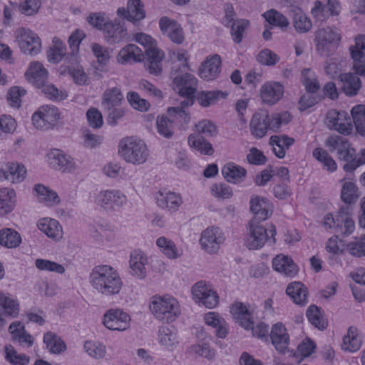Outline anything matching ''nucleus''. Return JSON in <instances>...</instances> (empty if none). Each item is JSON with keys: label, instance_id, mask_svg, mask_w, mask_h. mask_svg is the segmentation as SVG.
<instances>
[{"label": "nucleus", "instance_id": "60", "mask_svg": "<svg viewBox=\"0 0 365 365\" xmlns=\"http://www.w3.org/2000/svg\"><path fill=\"white\" fill-rule=\"evenodd\" d=\"M188 351L191 354H195L208 360L212 359L215 356V349L207 342L193 344L189 347Z\"/></svg>", "mask_w": 365, "mask_h": 365}, {"label": "nucleus", "instance_id": "64", "mask_svg": "<svg viewBox=\"0 0 365 365\" xmlns=\"http://www.w3.org/2000/svg\"><path fill=\"white\" fill-rule=\"evenodd\" d=\"M26 94V91L20 86L10 88L7 93V101L13 108H19L21 105V97Z\"/></svg>", "mask_w": 365, "mask_h": 365}, {"label": "nucleus", "instance_id": "2", "mask_svg": "<svg viewBox=\"0 0 365 365\" xmlns=\"http://www.w3.org/2000/svg\"><path fill=\"white\" fill-rule=\"evenodd\" d=\"M353 205H342L335 216L327 214L324 218L326 228H330L337 236L350 235L355 229V223L352 219Z\"/></svg>", "mask_w": 365, "mask_h": 365}, {"label": "nucleus", "instance_id": "28", "mask_svg": "<svg viewBox=\"0 0 365 365\" xmlns=\"http://www.w3.org/2000/svg\"><path fill=\"white\" fill-rule=\"evenodd\" d=\"M270 338L272 344L278 351L282 353L286 351L289 345V337L287 329L282 323H277L272 327Z\"/></svg>", "mask_w": 365, "mask_h": 365}, {"label": "nucleus", "instance_id": "52", "mask_svg": "<svg viewBox=\"0 0 365 365\" xmlns=\"http://www.w3.org/2000/svg\"><path fill=\"white\" fill-rule=\"evenodd\" d=\"M338 158L340 160L346 162L343 166V169L345 172L351 173L355 170L357 168L363 165L362 161L357 160V154L356 150L352 147L346 151L344 152L341 155H339Z\"/></svg>", "mask_w": 365, "mask_h": 365}, {"label": "nucleus", "instance_id": "58", "mask_svg": "<svg viewBox=\"0 0 365 365\" xmlns=\"http://www.w3.org/2000/svg\"><path fill=\"white\" fill-rule=\"evenodd\" d=\"M91 47L98 63L101 66H106L110 59L113 50L97 43H92Z\"/></svg>", "mask_w": 365, "mask_h": 365}, {"label": "nucleus", "instance_id": "34", "mask_svg": "<svg viewBox=\"0 0 365 365\" xmlns=\"http://www.w3.org/2000/svg\"><path fill=\"white\" fill-rule=\"evenodd\" d=\"M143 55L141 50L135 44H128L120 50L118 62L124 64L128 62H140Z\"/></svg>", "mask_w": 365, "mask_h": 365}, {"label": "nucleus", "instance_id": "35", "mask_svg": "<svg viewBox=\"0 0 365 365\" xmlns=\"http://www.w3.org/2000/svg\"><path fill=\"white\" fill-rule=\"evenodd\" d=\"M227 93L221 91H202L197 93L196 101L202 107L207 108L217 103L220 99L226 98Z\"/></svg>", "mask_w": 365, "mask_h": 365}, {"label": "nucleus", "instance_id": "42", "mask_svg": "<svg viewBox=\"0 0 365 365\" xmlns=\"http://www.w3.org/2000/svg\"><path fill=\"white\" fill-rule=\"evenodd\" d=\"M361 346V339L358 334V329L355 327H350L348 329L347 334L343 338L341 348L343 350L349 352L358 351Z\"/></svg>", "mask_w": 365, "mask_h": 365}, {"label": "nucleus", "instance_id": "20", "mask_svg": "<svg viewBox=\"0 0 365 365\" xmlns=\"http://www.w3.org/2000/svg\"><path fill=\"white\" fill-rule=\"evenodd\" d=\"M145 53L146 69L153 75H160L163 70L162 61L165 56L164 52L155 46H151L147 48Z\"/></svg>", "mask_w": 365, "mask_h": 365}, {"label": "nucleus", "instance_id": "3", "mask_svg": "<svg viewBox=\"0 0 365 365\" xmlns=\"http://www.w3.org/2000/svg\"><path fill=\"white\" fill-rule=\"evenodd\" d=\"M118 153L125 161L133 165L143 164L149 155L145 143L134 137H126L119 142Z\"/></svg>", "mask_w": 365, "mask_h": 365}, {"label": "nucleus", "instance_id": "37", "mask_svg": "<svg viewBox=\"0 0 365 365\" xmlns=\"http://www.w3.org/2000/svg\"><path fill=\"white\" fill-rule=\"evenodd\" d=\"M38 229L48 237L59 239L62 237V227L59 222L54 219L43 218L38 222Z\"/></svg>", "mask_w": 365, "mask_h": 365}, {"label": "nucleus", "instance_id": "10", "mask_svg": "<svg viewBox=\"0 0 365 365\" xmlns=\"http://www.w3.org/2000/svg\"><path fill=\"white\" fill-rule=\"evenodd\" d=\"M130 317L120 309H110L106 312L103 323L104 326L113 331H125L130 327Z\"/></svg>", "mask_w": 365, "mask_h": 365}, {"label": "nucleus", "instance_id": "21", "mask_svg": "<svg viewBox=\"0 0 365 365\" xmlns=\"http://www.w3.org/2000/svg\"><path fill=\"white\" fill-rule=\"evenodd\" d=\"M98 202L105 210H114L125 203L126 197L118 190H106L100 193Z\"/></svg>", "mask_w": 365, "mask_h": 365}, {"label": "nucleus", "instance_id": "16", "mask_svg": "<svg viewBox=\"0 0 365 365\" xmlns=\"http://www.w3.org/2000/svg\"><path fill=\"white\" fill-rule=\"evenodd\" d=\"M117 14L135 25L145 18L144 4L141 0H128L127 7L119 8Z\"/></svg>", "mask_w": 365, "mask_h": 365}, {"label": "nucleus", "instance_id": "11", "mask_svg": "<svg viewBox=\"0 0 365 365\" xmlns=\"http://www.w3.org/2000/svg\"><path fill=\"white\" fill-rule=\"evenodd\" d=\"M193 298L205 307L212 309L219 302L217 293L206 284L205 281L196 282L192 287Z\"/></svg>", "mask_w": 365, "mask_h": 365}, {"label": "nucleus", "instance_id": "61", "mask_svg": "<svg viewBox=\"0 0 365 365\" xmlns=\"http://www.w3.org/2000/svg\"><path fill=\"white\" fill-rule=\"evenodd\" d=\"M291 120V115L288 112L269 115V128L274 132H277L282 125L287 124Z\"/></svg>", "mask_w": 365, "mask_h": 365}, {"label": "nucleus", "instance_id": "27", "mask_svg": "<svg viewBox=\"0 0 365 365\" xmlns=\"http://www.w3.org/2000/svg\"><path fill=\"white\" fill-rule=\"evenodd\" d=\"M26 80L38 88H41L48 78V72L38 62L31 63L25 73Z\"/></svg>", "mask_w": 365, "mask_h": 365}, {"label": "nucleus", "instance_id": "5", "mask_svg": "<svg viewBox=\"0 0 365 365\" xmlns=\"http://www.w3.org/2000/svg\"><path fill=\"white\" fill-rule=\"evenodd\" d=\"M341 39V34L336 29L329 26L319 29L315 33L316 50L322 56H330L338 49Z\"/></svg>", "mask_w": 365, "mask_h": 365}, {"label": "nucleus", "instance_id": "51", "mask_svg": "<svg viewBox=\"0 0 365 365\" xmlns=\"http://www.w3.org/2000/svg\"><path fill=\"white\" fill-rule=\"evenodd\" d=\"M43 342L46 348L53 354H59L66 349L64 341L56 334L48 331L43 335Z\"/></svg>", "mask_w": 365, "mask_h": 365}, {"label": "nucleus", "instance_id": "14", "mask_svg": "<svg viewBox=\"0 0 365 365\" xmlns=\"http://www.w3.org/2000/svg\"><path fill=\"white\" fill-rule=\"evenodd\" d=\"M47 158L50 166L56 170L70 172L76 168L73 158L60 149H51Z\"/></svg>", "mask_w": 365, "mask_h": 365}, {"label": "nucleus", "instance_id": "48", "mask_svg": "<svg viewBox=\"0 0 365 365\" xmlns=\"http://www.w3.org/2000/svg\"><path fill=\"white\" fill-rule=\"evenodd\" d=\"M9 332L13 335L14 340L19 344L26 343L29 346L33 344V339L30 334L26 331L24 326L20 322H12L9 327Z\"/></svg>", "mask_w": 365, "mask_h": 365}, {"label": "nucleus", "instance_id": "29", "mask_svg": "<svg viewBox=\"0 0 365 365\" xmlns=\"http://www.w3.org/2000/svg\"><path fill=\"white\" fill-rule=\"evenodd\" d=\"M273 269L287 277L294 276L297 272V266L291 257L283 255H277L272 260Z\"/></svg>", "mask_w": 365, "mask_h": 365}, {"label": "nucleus", "instance_id": "26", "mask_svg": "<svg viewBox=\"0 0 365 365\" xmlns=\"http://www.w3.org/2000/svg\"><path fill=\"white\" fill-rule=\"evenodd\" d=\"M148 262V257L143 252L140 250L132 252L129 261L131 274L138 279H144L147 275Z\"/></svg>", "mask_w": 365, "mask_h": 365}, {"label": "nucleus", "instance_id": "50", "mask_svg": "<svg viewBox=\"0 0 365 365\" xmlns=\"http://www.w3.org/2000/svg\"><path fill=\"white\" fill-rule=\"evenodd\" d=\"M359 196L360 193L358 187L353 182H344L341 191V198L345 203L344 205H352Z\"/></svg>", "mask_w": 365, "mask_h": 365}, {"label": "nucleus", "instance_id": "12", "mask_svg": "<svg viewBox=\"0 0 365 365\" xmlns=\"http://www.w3.org/2000/svg\"><path fill=\"white\" fill-rule=\"evenodd\" d=\"M224 240L220 230L218 227H211L202 232L200 243L202 248L207 252L214 254L219 250Z\"/></svg>", "mask_w": 365, "mask_h": 365}, {"label": "nucleus", "instance_id": "4", "mask_svg": "<svg viewBox=\"0 0 365 365\" xmlns=\"http://www.w3.org/2000/svg\"><path fill=\"white\" fill-rule=\"evenodd\" d=\"M150 309L158 319L166 323L174 322L180 314L178 300L170 296H154Z\"/></svg>", "mask_w": 365, "mask_h": 365}, {"label": "nucleus", "instance_id": "46", "mask_svg": "<svg viewBox=\"0 0 365 365\" xmlns=\"http://www.w3.org/2000/svg\"><path fill=\"white\" fill-rule=\"evenodd\" d=\"M324 144L325 146L329 148V151L333 152L337 150L338 156L341 155L344 152L351 148V145L347 139L338 135L329 136L326 139Z\"/></svg>", "mask_w": 365, "mask_h": 365}, {"label": "nucleus", "instance_id": "24", "mask_svg": "<svg viewBox=\"0 0 365 365\" xmlns=\"http://www.w3.org/2000/svg\"><path fill=\"white\" fill-rule=\"evenodd\" d=\"M155 200L159 207L170 212L178 211L183 202L180 195L174 192L160 191L157 193Z\"/></svg>", "mask_w": 365, "mask_h": 365}, {"label": "nucleus", "instance_id": "36", "mask_svg": "<svg viewBox=\"0 0 365 365\" xmlns=\"http://www.w3.org/2000/svg\"><path fill=\"white\" fill-rule=\"evenodd\" d=\"M342 83V90L348 96H356L361 88L360 78L352 73H342L339 75Z\"/></svg>", "mask_w": 365, "mask_h": 365}, {"label": "nucleus", "instance_id": "57", "mask_svg": "<svg viewBox=\"0 0 365 365\" xmlns=\"http://www.w3.org/2000/svg\"><path fill=\"white\" fill-rule=\"evenodd\" d=\"M5 359L13 365H27L30 358L24 354H19L11 345L4 347Z\"/></svg>", "mask_w": 365, "mask_h": 365}, {"label": "nucleus", "instance_id": "25", "mask_svg": "<svg viewBox=\"0 0 365 365\" xmlns=\"http://www.w3.org/2000/svg\"><path fill=\"white\" fill-rule=\"evenodd\" d=\"M284 93L283 86L277 82L264 83L260 89V97L263 103L274 105L278 102Z\"/></svg>", "mask_w": 365, "mask_h": 365}, {"label": "nucleus", "instance_id": "56", "mask_svg": "<svg viewBox=\"0 0 365 365\" xmlns=\"http://www.w3.org/2000/svg\"><path fill=\"white\" fill-rule=\"evenodd\" d=\"M156 245L160 248L163 253L169 259H177L181 255L175 243L165 237H159L156 241Z\"/></svg>", "mask_w": 365, "mask_h": 365}, {"label": "nucleus", "instance_id": "22", "mask_svg": "<svg viewBox=\"0 0 365 365\" xmlns=\"http://www.w3.org/2000/svg\"><path fill=\"white\" fill-rule=\"evenodd\" d=\"M250 210L253 217L250 222L260 223L266 220L272 214L270 204L267 199L255 197L250 199Z\"/></svg>", "mask_w": 365, "mask_h": 365}, {"label": "nucleus", "instance_id": "47", "mask_svg": "<svg viewBox=\"0 0 365 365\" xmlns=\"http://www.w3.org/2000/svg\"><path fill=\"white\" fill-rule=\"evenodd\" d=\"M21 243L19 233L11 228H4L0 230V245L6 248H16Z\"/></svg>", "mask_w": 365, "mask_h": 365}, {"label": "nucleus", "instance_id": "33", "mask_svg": "<svg viewBox=\"0 0 365 365\" xmlns=\"http://www.w3.org/2000/svg\"><path fill=\"white\" fill-rule=\"evenodd\" d=\"M294 139L287 135H272L269 138V144L273 147V152L278 158L285 156L286 150L293 145Z\"/></svg>", "mask_w": 365, "mask_h": 365}, {"label": "nucleus", "instance_id": "45", "mask_svg": "<svg viewBox=\"0 0 365 365\" xmlns=\"http://www.w3.org/2000/svg\"><path fill=\"white\" fill-rule=\"evenodd\" d=\"M158 341L166 349H173L178 344L176 331L168 327H160L158 330Z\"/></svg>", "mask_w": 365, "mask_h": 365}, {"label": "nucleus", "instance_id": "38", "mask_svg": "<svg viewBox=\"0 0 365 365\" xmlns=\"http://www.w3.org/2000/svg\"><path fill=\"white\" fill-rule=\"evenodd\" d=\"M187 140L190 148L200 152L202 155H212L215 152L212 144L201 135L190 134Z\"/></svg>", "mask_w": 365, "mask_h": 365}, {"label": "nucleus", "instance_id": "49", "mask_svg": "<svg viewBox=\"0 0 365 365\" xmlns=\"http://www.w3.org/2000/svg\"><path fill=\"white\" fill-rule=\"evenodd\" d=\"M312 155L322 165L324 169L329 172L336 170L337 165L335 160L326 150L322 148H316L312 152Z\"/></svg>", "mask_w": 365, "mask_h": 365}, {"label": "nucleus", "instance_id": "9", "mask_svg": "<svg viewBox=\"0 0 365 365\" xmlns=\"http://www.w3.org/2000/svg\"><path fill=\"white\" fill-rule=\"evenodd\" d=\"M16 41L21 51L27 55L35 56L41 51V43L36 34L24 28L18 31Z\"/></svg>", "mask_w": 365, "mask_h": 365}, {"label": "nucleus", "instance_id": "18", "mask_svg": "<svg viewBox=\"0 0 365 365\" xmlns=\"http://www.w3.org/2000/svg\"><path fill=\"white\" fill-rule=\"evenodd\" d=\"M173 89L180 96L192 95L196 93L197 78L190 73L178 74L173 77Z\"/></svg>", "mask_w": 365, "mask_h": 365}, {"label": "nucleus", "instance_id": "55", "mask_svg": "<svg viewBox=\"0 0 365 365\" xmlns=\"http://www.w3.org/2000/svg\"><path fill=\"white\" fill-rule=\"evenodd\" d=\"M265 20L272 26L279 27L282 30H287L289 22L286 16L279 11L271 9L263 14Z\"/></svg>", "mask_w": 365, "mask_h": 365}, {"label": "nucleus", "instance_id": "7", "mask_svg": "<svg viewBox=\"0 0 365 365\" xmlns=\"http://www.w3.org/2000/svg\"><path fill=\"white\" fill-rule=\"evenodd\" d=\"M61 113L53 105H43L35 111L31 117L34 126L38 130L53 129L60 119Z\"/></svg>", "mask_w": 365, "mask_h": 365}, {"label": "nucleus", "instance_id": "44", "mask_svg": "<svg viewBox=\"0 0 365 365\" xmlns=\"http://www.w3.org/2000/svg\"><path fill=\"white\" fill-rule=\"evenodd\" d=\"M16 193L13 189L0 188V215L11 212L15 205Z\"/></svg>", "mask_w": 365, "mask_h": 365}, {"label": "nucleus", "instance_id": "40", "mask_svg": "<svg viewBox=\"0 0 365 365\" xmlns=\"http://www.w3.org/2000/svg\"><path fill=\"white\" fill-rule=\"evenodd\" d=\"M306 316L308 321L318 329L323 331L327 328L328 322L324 318L321 307L314 304L310 305L307 309Z\"/></svg>", "mask_w": 365, "mask_h": 365}, {"label": "nucleus", "instance_id": "39", "mask_svg": "<svg viewBox=\"0 0 365 365\" xmlns=\"http://www.w3.org/2000/svg\"><path fill=\"white\" fill-rule=\"evenodd\" d=\"M123 95L118 88H112L105 91L102 98V107L105 111H110L119 106L123 101Z\"/></svg>", "mask_w": 365, "mask_h": 365}, {"label": "nucleus", "instance_id": "30", "mask_svg": "<svg viewBox=\"0 0 365 365\" xmlns=\"http://www.w3.org/2000/svg\"><path fill=\"white\" fill-rule=\"evenodd\" d=\"M286 294L293 302L299 306L307 304L308 290L307 287L300 282L289 283L286 289Z\"/></svg>", "mask_w": 365, "mask_h": 365}, {"label": "nucleus", "instance_id": "32", "mask_svg": "<svg viewBox=\"0 0 365 365\" xmlns=\"http://www.w3.org/2000/svg\"><path fill=\"white\" fill-rule=\"evenodd\" d=\"M222 173L227 182L235 184L242 182L247 175V171L244 168L232 162L223 166Z\"/></svg>", "mask_w": 365, "mask_h": 365}, {"label": "nucleus", "instance_id": "62", "mask_svg": "<svg viewBox=\"0 0 365 365\" xmlns=\"http://www.w3.org/2000/svg\"><path fill=\"white\" fill-rule=\"evenodd\" d=\"M197 134L205 135L207 137H215L218 134V129L215 124L207 119L200 120L195 125Z\"/></svg>", "mask_w": 365, "mask_h": 365}, {"label": "nucleus", "instance_id": "54", "mask_svg": "<svg viewBox=\"0 0 365 365\" xmlns=\"http://www.w3.org/2000/svg\"><path fill=\"white\" fill-rule=\"evenodd\" d=\"M351 117L356 132L361 136L365 135V105H356L351 110Z\"/></svg>", "mask_w": 365, "mask_h": 365}, {"label": "nucleus", "instance_id": "13", "mask_svg": "<svg viewBox=\"0 0 365 365\" xmlns=\"http://www.w3.org/2000/svg\"><path fill=\"white\" fill-rule=\"evenodd\" d=\"M159 27L163 34L166 36L173 43L182 44L184 42L183 29L176 21L163 16L159 21Z\"/></svg>", "mask_w": 365, "mask_h": 365}, {"label": "nucleus", "instance_id": "17", "mask_svg": "<svg viewBox=\"0 0 365 365\" xmlns=\"http://www.w3.org/2000/svg\"><path fill=\"white\" fill-rule=\"evenodd\" d=\"M351 58L354 61V70L360 76L365 75V34L355 37V46L349 48Z\"/></svg>", "mask_w": 365, "mask_h": 365}, {"label": "nucleus", "instance_id": "41", "mask_svg": "<svg viewBox=\"0 0 365 365\" xmlns=\"http://www.w3.org/2000/svg\"><path fill=\"white\" fill-rule=\"evenodd\" d=\"M0 307L2 308L1 314L10 318H16L19 314V304L9 294L0 292Z\"/></svg>", "mask_w": 365, "mask_h": 365}, {"label": "nucleus", "instance_id": "63", "mask_svg": "<svg viewBox=\"0 0 365 365\" xmlns=\"http://www.w3.org/2000/svg\"><path fill=\"white\" fill-rule=\"evenodd\" d=\"M293 24L295 29L300 33H306L312 28L311 20L301 10L294 14Z\"/></svg>", "mask_w": 365, "mask_h": 365}, {"label": "nucleus", "instance_id": "23", "mask_svg": "<svg viewBox=\"0 0 365 365\" xmlns=\"http://www.w3.org/2000/svg\"><path fill=\"white\" fill-rule=\"evenodd\" d=\"M221 58L218 54L207 58L199 70L200 78L206 81L217 78L221 71Z\"/></svg>", "mask_w": 365, "mask_h": 365}, {"label": "nucleus", "instance_id": "59", "mask_svg": "<svg viewBox=\"0 0 365 365\" xmlns=\"http://www.w3.org/2000/svg\"><path fill=\"white\" fill-rule=\"evenodd\" d=\"M158 133L166 138H170L173 135V120L167 116H158L156 120Z\"/></svg>", "mask_w": 365, "mask_h": 365}, {"label": "nucleus", "instance_id": "53", "mask_svg": "<svg viewBox=\"0 0 365 365\" xmlns=\"http://www.w3.org/2000/svg\"><path fill=\"white\" fill-rule=\"evenodd\" d=\"M5 172V179L14 183L21 182L26 173L24 166L17 163H8Z\"/></svg>", "mask_w": 365, "mask_h": 365}, {"label": "nucleus", "instance_id": "31", "mask_svg": "<svg viewBox=\"0 0 365 365\" xmlns=\"http://www.w3.org/2000/svg\"><path fill=\"white\" fill-rule=\"evenodd\" d=\"M230 312L243 328L249 330L253 324V321L252 319V314L249 311L247 305L242 302H236L231 307Z\"/></svg>", "mask_w": 365, "mask_h": 365}, {"label": "nucleus", "instance_id": "6", "mask_svg": "<svg viewBox=\"0 0 365 365\" xmlns=\"http://www.w3.org/2000/svg\"><path fill=\"white\" fill-rule=\"evenodd\" d=\"M259 223L250 222L249 232L245 239V245L250 250H257L262 248L265 242L274 245L276 242V228L271 225L269 230Z\"/></svg>", "mask_w": 365, "mask_h": 365}, {"label": "nucleus", "instance_id": "19", "mask_svg": "<svg viewBox=\"0 0 365 365\" xmlns=\"http://www.w3.org/2000/svg\"><path fill=\"white\" fill-rule=\"evenodd\" d=\"M269 129L268 113L264 110L255 113L250 122L252 136L255 139H261L267 135Z\"/></svg>", "mask_w": 365, "mask_h": 365}, {"label": "nucleus", "instance_id": "8", "mask_svg": "<svg viewBox=\"0 0 365 365\" xmlns=\"http://www.w3.org/2000/svg\"><path fill=\"white\" fill-rule=\"evenodd\" d=\"M327 125L330 130L349 135L353 130L352 120L349 114L344 110H330L326 118Z\"/></svg>", "mask_w": 365, "mask_h": 365}, {"label": "nucleus", "instance_id": "43", "mask_svg": "<svg viewBox=\"0 0 365 365\" xmlns=\"http://www.w3.org/2000/svg\"><path fill=\"white\" fill-rule=\"evenodd\" d=\"M205 323L216 329L215 334L220 339H225L228 333L227 324L225 319L215 312H210L205 316Z\"/></svg>", "mask_w": 365, "mask_h": 365}, {"label": "nucleus", "instance_id": "15", "mask_svg": "<svg viewBox=\"0 0 365 365\" xmlns=\"http://www.w3.org/2000/svg\"><path fill=\"white\" fill-rule=\"evenodd\" d=\"M103 34L105 41L110 45L120 43L128 39L127 29L117 19L107 23Z\"/></svg>", "mask_w": 365, "mask_h": 365}, {"label": "nucleus", "instance_id": "1", "mask_svg": "<svg viewBox=\"0 0 365 365\" xmlns=\"http://www.w3.org/2000/svg\"><path fill=\"white\" fill-rule=\"evenodd\" d=\"M89 283L98 294L107 297L118 294L123 285L117 270L108 264L95 266L90 272Z\"/></svg>", "mask_w": 365, "mask_h": 365}]
</instances>
